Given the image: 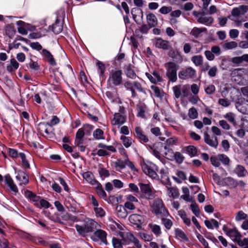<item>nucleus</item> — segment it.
<instances>
[{
  "label": "nucleus",
  "mask_w": 248,
  "mask_h": 248,
  "mask_svg": "<svg viewBox=\"0 0 248 248\" xmlns=\"http://www.w3.org/2000/svg\"><path fill=\"white\" fill-rule=\"evenodd\" d=\"M175 233L177 238L182 240H186L187 237L185 233L180 229H176Z\"/></svg>",
  "instance_id": "5fc2aeb1"
},
{
  "label": "nucleus",
  "mask_w": 248,
  "mask_h": 248,
  "mask_svg": "<svg viewBox=\"0 0 248 248\" xmlns=\"http://www.w3.org/2000/svg\"><path fill=\"white\" fill-rule=\"evenodd\" d=\"M62 23L59 19H57L55 22L52 25V31L54 33L57 34L62 32Z\"/></svg>",
  "instance_id": "c85d7f7f"
},
{
  "label": "nucleus",
  "mask_w": 248,
  "mask_h": 248,
  "mask_svg": "<svg viewBox=\"0 0 248 248\" xmlns=\"http://www.w3.org/2000/svg\"><path fill=\"white\" fill-rule=\"evenodd\" d=\"M236 243L239 246L244 248V247L248 246V238H245L243 239H241V238H240Z\"/></svg>",
  "instance_id": "0e129e2a"
},
{
  "label": "nucleus",
  "mask_w": 248,
  "mask_h": 248,
  "mask_svg": "<svg viewBox=\"0 0 248 248\" xmlns=\"http://www.w3.org/2000/svg\"><path fill=\"white\" fill-rule=\"evenodd\" d=\"M41 54L47 59L48 61L51 65L54 66L56 64L53 56L47 50L45 49H43Z\"/></svg>",
  "instance_id": "2f4dec72"
},
{
  "label": "nucleus",
  "mask_w": 248,
  "mask_h": 248,
  "mask_svg": "<svg viewBox=\"0 0 248 248\" xmlns=\"http://www.w3.org/2000/svg\"><path fill=\"white\" fill-rule=\"evenodd\" d=\"M168 56L172 58L176 62H181L183 60L182 57L179 52L177 50H170L168 53Z\"/></svg>",
  "instance_id": "b1692460"
},
{
  "label": "nucleus",
  "mask_w": 248,
  "mask_h": 248,
  "mask_svg": "<svg viewBox=\"0 0 248 248\" xmlns=\"http://www.w3.org/2000/svg\"><path fill=\"white\" fill-rule=\"evenodd\" d=\"M173 158L175 159L176 162L179 164L181 163L184 159V156L180 152H176L174 154Z\"/></svg>",
  "instance_id": "13d9d810"
},
{
  "label": "nucleus",
  "mask_w": 248,
  "mask_h": 248,
  "mask_svg": "<svg viewBox=\"0 0 248 248\" xmlns=\"http://www.w3.org/2000/svg\"><path fill=\"white\" fill-rule=\"evenodd\" d=\"M186 151L191 157L195 156L197 153V149L194 146H187L186 148Z\"/></svg>",
  "instance_id": "c03bdc74"
},
{
  "label": "nucleus",
  "mask_w": 248,
  "mask_h": 248,
  "mask_svg": "<svg viewBox=\"0 0 248 248\" xmlns=\"http://www.w3.org/2000/svg\"><path fill=\"white\" fill-rule=\"evenodd\" d=\"M116 212L117 216L121 218H125L128 215L124 206L122 205H118L116 206Z\"/></svg>",
  "instance_id": "bb28decb"
},
{
  "label": "nucleus",
  "mask_w": 248,
  "mask_h": 248,
  "mask_svg": "<svg viewBox=\"0 0 248 248\" xmlns=\"http://www.w3.org/2000/svg\"><path fill=\"white\" fill-rule=\"evenodd\" d=\"M224 47L227 49H231L237 46V43L234 41L226 42L224 44Z\"/></svg>",
  "instance_id": "bf43d9fd"
},
{
  "label": "nucleus",
  "mask_w": 248,
  "mask_h": 248,
  "mask_svg": "<svg viewBox=\"0 0 248 248\" xmlns=\"http://www.w3.org/2000/svg\"><path fill=\"white\" fill-rule=\"evenodd\" d=\"M96 186V192L97 194L103 198H105L107 197V194L105 192V191L103 189L102 186L101 184L97 182V183H95Z\"/></svg>",
  "instance_id": "79ce46f5"
},
{
  "label": "nucleus",
  "mask_w": 248,
  "mask_h": 248,
  "mask_svg": "<svg viewBox=\"0 0 248 248\" xmlns=\"http://www.w3.org/2000/svg\"><path fill=\"white\" fill-rule=\"evenodd\" d=\"M237 110L244 114H248V100L243 99L239 101L235 104Z\"/></svg>",
  "instance_id": "9d476101"
},
{
  "label": "nucleus",
  "mask_w": 248,
  "mask_h": 248,
  "mask_svg": "<svg viewBox=\"0 0 248 248\" xmlns=\"http://www.w3.org/2000/svg\"><path fill=\"white\" fill-rule=\"evenodd\" d=\"M172 10V7L170 6H162L159 10V12L162 14H167L170 12Z\"/></svg>",
  "instance_id": "69168bd1"
},
{
  "label": "nucleus",
  "mask_w": 248,
  "mask_h": 248,
  "mask_svg": "<svg viewBox=\"0 0 248 248\" xmlns=\"http://www.w3.org/2000/svg\"><path fill=\"white\" fill-rule=\"evenodd\" d=\"M135 136L138 139L141 143H147L149 141V139L146 136L141 129L139 127L135 128Z\"/></svg>",
  "instance_id": "dca6fc26"
},
{
  "label": "nucleus",
  "mask_w": 248,
  "mask_h": 248,
  "mask_svg": "<svg viewBox=\"0 0 248 248\" xmlns=\"http://www.w3.org/2000/svg\"><path fill=\"white\" fill-rule=\"evenodd\" d=\"M190 209L193 214H195L196 217H198L200 215V210L198 205L195 203H192L190 205Z\"/></svg>",
  "instance_id": "4d7b16f0"
},
{
  "label": "nucleus",
  "mask_w": 248,
  "mask_h": 248,
  "mask_svg": "<svg viewBox=\"0 0 248 248\" xmlns=\"http://www.w3.org/2000/svg\"><path fill=\"white\" fill-rule=\"evenodd\" d=\"M129 220L131 223L136 225L138 228H141V224L144 222L143 217L136 214L130 215Z\"/></svg>",
  "instance_id": "1a4fd4ad"
},
{
  "label": "nucleus",
  "mask_w": 248,
  "mask_h": 248,
  "mask_svg": "<svg viewBox=\"0 0 248 248\" xmlns=\"http://www.w3.org/2000/svg\"><path fill=\"white\" fill-rule=\"evenodd\" d=\"M50 206V204L47 201L42 199L40 198L39 203L38 206L37 207L41 208L42 207H44L45 208H48Z\"/></svg>",
  "instance_id": "6e6d98bb"
},
{
  "label": "nucleus",
  "mask_w": 248,
  "mask_h": 248,
  "mask_svg": "<svg viewBox=\"0 0 248 248\" xmlns=\"http://www.w3.org/2000/svg\"><path fill=\"white\" fill-rule=\"evenodd\" d=\"M204 141L209 145L212 147H216L217 145V138H215V140H214L210 135L207 133H205L204 135Z\"/></svg>",
  "instance_id": "e433bc0d"
},
{
  "label": "nucleus",
  "mask_w": 248,
  "mask_h": 248,
  "mask_svg": "<svg viewBox=\"0 0 248 248\" xmlns=\"http://www.w3.org/2000/svg\"><path fill=\"white\" fill-rule=\"evenodd\" d=\"M204 54L207 60L213 61L215 59V54H217V46H213L211 50H206L204 52Z\"/></svg>",
  "instance_id": "a878e982"
},
{
  "label": "nucleus",
  "mask_w": 248,
  "mask_h": 248,
  "mask_svg": "<svg viewBox=\"0 0 248 248\" xmlns=\"http://www.w3.org/2000/svg\"><path fill=\"white\" fill-rule=\"evenodd\" d=\"M61 218L62 220L66 221H72L74 222L76 221L77 220V218L76 216H73L68 213H63L61 214Z\"/></svg>",
  "instance_id": "c9c22d12"
},
{
  "label": "nucleus",
  "mask_w": 248,
  "mask_h": 248,
  "mask_svg": "<svg viewBox=\"0 0 248 248\" xmlns=\"http://www.w3.org/2000/svg\"><path fill=\"white\" fill-rule=\"evenodd\" d=\"M142 169L143 172L153 179H158V176L156 173L158 171V168L155 164H147L144 163L142 165Z\"/></svg>",
  "instance_id": "39448f33"
},
{
  "label": "nucleus",
  "mask_w": 248,
  "mask_h": 248,
  "mask_svg": "<svg viewBox=\"0 0 248 248\" xmlns=\"http://www.w3.org/2000/svg\"><path fill=\"white\" fill-rule=\"evenodd\" d=\"M205 11L201 12V16L198 18V22L201 24H203L206 25H208L213 22V18L211 16H204Z\"/></svg>",
  "instance_id": "aec40b11"
},
{
  "label": "nucleus",
  "mask_w": 248,
  "mask_h": 248,
  "mask_svg": "<svg viewBox=\"0 0 248 248\" xmlns=\"http://www.w3.org/2000/svg\"><path fill=\"white\" fill-rule=\"evenodd\" d=\"M49 129L50 125L47 123H40L38 125V129L43 136H46L50 134Z\"/></svg>",
  "instance_id": "5701e85b"
},
{
  "label": "nucleus",
  "mask_w": 248,
  "mask_h": 248,
  "mask_svg": "<svg viewBox=\"0 0 248 248\" xmlns=\"http://www.w3.org/2000/svg\"><path fill=\"white\" fill-rule=\"evenodd\" d=\"M112 244L114 248H123V243L122 241L115 237H113L112 240Z\"/></svg>",
  "instance_id": "864d4df0"
},
{
  "label": "nucleus",
  "mask_w": 248,
  "mask_h": 248,
  "mask_svg": "<svg viewBox=\"0 0 248 248\" xmlns=\"http://www.w3.org/2000/svg\"><path fill=\"white\" fill-rule=\"evenodd\" d=\"M179 78L183 80L194 78L196 77V71L191 67L181 70L178 73Z\"/></svg>",
  "instance_id": "423d86ee"
},
{
  "label": "nucleus",
  "mask_w": 248,
  "mask_h": 248,
  "mask_svg": "<svg viewBox=\"0 0 248 248\" xmlns=\"http://www.w3.org/2000/svg\"><path fill=\"white\" fill-rule=\"evenodd\" d=\"M94 234L95 236L98 237L102 243L106 245L108 244L107 240V233L105 231L102 230L97 229L94 232Z\"/></svg>",
  "instance_id": "4be33fe9"
},
{
  "label": "nucleus",
  "mask_w": 248,
  "mask_h": 248,
  "mask_svg": "<svg viewBox=\"0 0 248 248\" xmlns=\"http://www.w3.org/2000/svg\"><path fill=\"white\" fill-rule=\"evenodd\" d=\"M124 69V72L128 78L134 79L137 77L130 65L125 66Z\"/></svg>",
  "instance_id": "f704fd0d"
},
{
  "label": "nucleus",
  "mask_w": 248,
  "mask_h": 248,
  "mask_svg": "<svg viewBox=\"0 0 248 248\" xmlns=\"http://www.w3.org/2000/svg\"><path fill=\"white\" fill-rule=\"evenodd\" d=\"M19 67V63L16 60L13 58L10 60V63L7 66L6 69L9 72H13L17 69Z\"/></svg>",
  "instance_id": "7c9ffc66"
},
{
  "label": "nucleus",
  "mask_w": 248,
  "mask_h": 248,
  "mask_svg": "<svg viewBox=\"0 0 248 248\" xmlns=\"http://www.w3.org/2000/svg\"><path fill=\"white\" fill-rule=\"evenodd\" d=\"M191 61L196 66L202 65L203 62V58L202 55H195L191 57Z\"/></svg>",
  "instance_id": "4c0bfd02"
},
{
  "label": "nucleus",
  "mask_w": 248,
  "mask_h": 248,
  "mask_svg": "<svg viewBox=\"0 0 248 248\" xmlns=\"http://www.w3.org/2000/svg\"><path fill=\"white\" fill-rule=\"evenodd\" d=\"M141 192V196L147 199H153L155 197V193L148 184H140Z\"/></svg>",
  "instance_id": "0eeeda50"
},
{
  "label": "nucleus",
  "mask_w": 248,
  "mask_h": 248,
  "mask_svg": "<svg viewBox=\"0 0 248 248\" xmlns=\"http://www.w3.org/2000/svg\"><path fill=\"white\" fill-rule=\"evenodd\" d=\"M189 86L187 85H177L172 88L175 97L177 99L180 97H187L189 93Z\"/></svg>",
  "instance_id": "20e7f679"
},
{
  "label": "nucleus",
  "mask_w": 248,
  "mask_h": 248,
  "mask_svg": "<svg viewBox=\"0 0 248 248\" xmlns=\"http://www.w3.org/2000/svg\"><path fill=\"white\" fill-rule=\"evenodd\" d=\"M152 231L156 235L161 233V229L159 225H150Z\"/></svg>",
  "instance_id": "680f3d73"
},
{
  "label": "nucleus",
  "mask_w": 248,
  "mask_h": 248,
  "mask_svg": "<svg viewBox=\"0 0 248 248\" xmlns=\"http://www.w3.org/2000/svg\"><path fill=\"white\" fill-rule=\"evenodd\" d=\"M93 136L96 140H104V132L100 129H96L93 133Z\"/></svg>",
  "instance_id": "37998d69"
},
{
  "label": "nucleus",
  "mask_w": 248,
  "mask_h": 248,
  "mask_svg": "<svg viewBox=\"0 0 248 248\" xmlns=\"http://www.w3.org/2000/svg\"><path fill=\"white\" fill-rule=\"evenodd\" d=\"M248 11V6L240 5L238 7L233 8L231 12L233 16H238L240 15H244Z\"/></svg>",
  "instance_id": "2eb2a0df"
},
{
  "label": "nucleus",
  "mask_w": 248,
  "mask_h": 248,
  "mask_svg": "<svg viewBox=\"0 0 248 248\" xmlns=\"http://www.w3.org/2000/svg\"><path fill=\"white\" fill-rule=\"evenodd\" d=\"M5 181L7 186L9 187L11 191L14 194H16L18 192V188L15 184L13 180L9 174L5 176Z\"/></svg>",
  "instance_id": "ddd939ff"
},
{
  "label": "nucleus",
  "mask_w": 248,
  "mask_h": 248,
  "mask_svg": "<svg viewBox=\"0 0 248 248\" xmlns=\"http://www.w3.org/2000/svg\"><path fill=\"white\" fill-rule=\"evenodd\" d=\"M115 166L117 167H119L121 169H124L126 164V159L124 161H123L122 160H117V161L115 162Z\"/></svg>",
  "instance_id": "338daca9"
},
{
  "label": "nucleus",
  "mask_w": 248,
  "mask_h": 248,
  "mask_svg": "<svg viewBox=\"0 0 248 248\" xmlns=\"http://www.w3.org/2000/svg\"><path fill=\"white\" fill-rule=\"evenodd\" d=\"M206 29L205 28H199L197 27L194 28L191 31V34L195 38H198L201 36V33Z\"/></svg>",
  "instance_id": "58836bf2"
},
{
  "label": "nucleus",
  "mask_w": 248,
  "mask_h": 248,
  "mask_svg": "<svg viewBox=\"0 0 248 248\" xmlns=\"http://www.w3.org/2000/svg\"><path fill=\"white\" fill-rule=\"evenodd\" d=\"M163 147V146L162 143H158L157 144H154L153 147L151 148L152 154L156 158L159 160H161L162 159L160 155V152Z\"/></svg>",
  "instance_id": "6ab92c4d"
},
{
  "label": "nucleus",
  "mask_w": 248,
  "mask_h": 248,
  "mask_svg": "<svg viewBox=\"0 0 248 248\" xmlns=\"http://www.w3.org/2000/svg\"><path fill=\"white\" fill-rule=\"evenodd\" d=\"M16 178L20 182V186H25L28 184L29 182L28 175L24 171L21 170H19L17 172Z\"/></svg>",
  "instance_id": "4468645a"
},
{
  "label": "nucleus",
  "mask_w": 248,
  "mask_h": 248,
  "mask_svg": "<svg viewBox=\"0 0 248 248\" xmlns=\"http://www.w3.org/2000/svg\"><path fill=\"white\" fill-rule=\"evenodd\" d=\"M204 223L208 229H213L214 227H217V221L214 219L211 220H206Z\"/></svg>",
  "instance_id": "09e8293b"
},
{
  "label": "nucleus",
  "mask_w": 248,
  "mask_h": 248,
  "mask_svg": "<svg viewBox=\"0 0 248 248\" xmlns=\"http://www.w3.org/2000/svg\"><path fill=\"white\" fill-rule=\"evenodd\" d=\"M218 160L225 165H228L230 163L229 158L226 155L224 154L218 155Z\"/></svg>",
  "instance_id": "603ef678"
},
{
  "label": "nucleus",
  "mask_w": 248,
  "mask_h": 248,
  "mask_svg": "<svg viewBox=\"0 0 248 248\" xmlns=\"http://www.w3.org/2000/svg\"><path fill=\"white\" fill-rule=\"evenodd\" d=\"M148 24L150 27H155L157 25L158 21L156 16L152 13L149 14L146 16Z\"/></svg>",
  "instance_id": "393cba45"
},
{
  "label": "nucleus",
  "mask_w": 248,
  "mask_h": 248,
  "mask_svg": "<svg viewBox=\"0 0 248 248\" xmlns=\"http://www.w3.org/2000/svg\"><path fill=\"white\" fill-rule=\"evenodd\" d=\"M155 46L156 47L163 50H168L171 47V44L168 41L163 40L161 38H157L155 40Z\"/></svg>",
  "instance_id": "9b49d317"
},
{
  "label": "nucleus",
  "mask_w": 248,
  "mask_h": 248,
  "mask_svg": "<svg viewBox=\"0 0 248 248\" xmlns=\"http://www.w3.org/2000/svg\"><path fill=\"white\" fill-rule=\"evenodd\" d=\"M85 128L86 127L84 128H81L78 130L76 133V140L75 141L76 145L78 146L83 143V138L85 135Z\"/></svg>",
  "instance_id": "412c9836"
},
{
  "label": "nucleus",
  "mask_w": 248,
  "mask_h": 248,
  "mask_svg": "<svg viewBox=\"0 0 248 248\" xmlns=\"http://www.w3.org/2000/svg\"><path fill=\"white\" fill-rule=\"evenodd\" d=\"M226 229V227L225 226H224L223 230L224 231L226 232L227 235L229 236L234 241L236 242L238 240H239L240 238H242L241 233L236 229H231L228 231H227Z\"/></svg>",
  "instance_id": "f8f14e48"
},
{
  "label": "nucleus",
  "mask_w": 248,
  "mask_h": 248,
  "mask_svg": "<svg viewBox=\"0 0 248 248\" xmlns=\"http://www.w3.org/2000/svg\"><path fill=\"white\" fill-rule=\"evenodd\" d=\"M108 85L110 87L120 85L122 82V72L121 70H112L107 81Z\"/></svg>",
  "instance_id": "7ed1b4c3"
},
{
  "label": "nucleus",
  "mask_w": 248,
  "mask_h": 248,
  "mask_svg": "<svg viewBox=\"0 0 248 248\" xmlns=\"http://www.w3.org/2000/svg\"><path fill=\"white\" fill-rule=\"evenodd\" d=\"M98 172L101 177H107L109 175L108 171L102 167L99 168Z\"/></svg>",
  "instance_id": "052dcab7"
},
{
  "label": "nucleus",
  "mask_w": 248,
  "mask_h": 248,
  "mask_svg": "<svg viewBox=\"0 0 248 248\" xmlns=\"http://www.w3.org/2000/svg\"><path fill=\"white\" fill-rule=\"evenodd\" d=\"M25 196L30 201L33 202L35 206H38V203L41 198L40 197L37 196L35 194L28 190L25 191Z\"/></svg>",
  "instance_id": "a211bd4d"
},
{
  "label": "nucleus",
  "mask_w": 248,
  "mask_h": 248,
  "mask_svg": "<svg viewBox=\"0 0 248 248\" xmlns=\"http://www.w3.org/2000/svg\"><path fill=\"white\" fill-rule=\"evenodd\" d=\"M98 223L91 219H88L83 226L76 225L75 228L78 233L82 236H85L87 233L92 232L94 229H97Z\"/></svg>",
  "instance_id": "f257e3e1"
},
{
  "label": "nucleus",
  "mask_w": 248,
  "mask_h": 248,
  "mask_svg": "<svg viewBox=\"0 0 248 248\" xmlns=\"http://www.w3.org/2000/svg\"><path fill=\"white\" fill-rule=\"evenodd\" d=\"M166 69V75L170 81L175 82L177 81V71L179 66L174 62H168L165 64Z\"/></svg>",
  "instance_id": "f03ea898"
},
{
  "label": "nucleus",
  "mask_w": 248,
  "mask_h": 248,
  "mask_svg": "<svg viewBox=\"0 0 248 248\" xmlns=\"http://www.w3.org/2000/svg\"><path fill=\"white\" fill-rule=\"evenodd\" d=\"M126 117L125 116L119 113H116L114 115L111 123L113 125H122L124 123Z\"/></svg>",
  "instance_id": "f3484780"
},
{
  "label": "nucleus",
  "mask_w": 248,
  "mask_h": 248,
  "mask_svg": "<svg viewBox=\"0 0 248 248\" xmlns=\"http://www.w3.org/2000/svg\"><path fill=\"white\" fill-rule=\"evenodd\" d=\"M231 62L235 64H239L243 62H248V54H244L240 57H235L232 58Z\"/></svg>",
  "instance_id": "cd10ccee"
},
{
  "label": "nucleus",
  "mask_w": 248,
  "mask_h": 248,
  "mask_svg": "<svg viewBox=\"0 0 248 248\" xmlns=\"http://www.w3.org/2000/svg\"><path fill=\"white\" fill-rule=\"evenodd\" d=\"M188 115L191 119H196L198 116V112L196 109L194 108H190L189 109Z\"/></svg>",
  "instance_id": "e2e57ef3"
},
{
  "label": "nucleus",
  "mask_w": 248,
  "mask_h": 248,
  "mask_svg": "<svg viewBox=\"0 0 248 248\" xmlns=\"http://www.w3.org/2000/svg\"><path fill=\"white\" fill-rule=\"evenodd\" d=\"M164 149L166 150V152L164 154V156L169 160H172L175 154L173 150L168 148L166 146L164 147Z\"/></svg>",
  "instance_id": "49530a36"
},
{
  "label": "nucleus",
  "mask_w": 248,
  "mask_h": 248,
  "mask_svg": "<svg viewBox=\"0 0 248 248\" xmlns=\"http://www.w3.org/2000/svg\"><path fill=\"white\" fill-rule=\"evenodd\" d=\"M93 210L95 212V215L97 217H103L105 216L106 213L104 210L98 206L93 208Z\"/></svg>",
  "instance_id": "de8ad7c7"
},
{
  "label": "nucleus",
  "mask_w": 248,
  "mask_h": 248,
  "mask_svg": "<svg viewBox=\"0 0 248 248\" xmlns=\"http://www.w3.org/2000/svg\"><path fill=\"white\" fill-rule=\"evenodd\" d=\"M167 187L168 195L169 197L173 198H177L179 195L178 189L175 187Z\"/></svg>",
  "instance_id": "ea45409f"
},
{
  "label": "nucleus",
  "mask_w": 248,
  "mask_h": 248,
  "mask_svg": "<svg viewBox=\"0 0 248 248\" xmlns=\"http://www.w3.org/2000/svg\"><path fill=\"white\" fill-rule=\"evenodd\" d=\"M177 175L179 177V179L176 177H173V178L178 183H181L182 180L186 179V175L185 173L182 171H178L177 173Z\"/></svg>",
  "instance_id": "8fccbe9b"
},
{
  "label": "nucleus",
  "mask_w": 248,
  "mask_h": 248,
  "mask_svg": "<svg viewBox=\"0 0 248 248\" xmlns=\"http://www.w3.org/2000/svg\"><path fill=\"white\" fill-rule=\"evenodd\" d=\"M234 171L237 175L239 177H244L247 175L248 172L245 168L240 165H237Z\"/></svg>",
  "instance_id": "473e14b6"
},
{
  "label": "nucleus",
  "mask_w": 248,
  "mask_h": 248,
  "mask_svg": "<svg viewBox=\"0 0 248 248\" xmlns=\"http://www.w3.org/2000/svg\"><path fill=\"white\" fill-rule=\"evenodd\" d=\"M218 184H224L231 187H235L236 186V183L235 180L231 177H226L223 179V182L218 180Z\"/></svg>",
  "instance_id": "72a5a7b5"
},
{
  "label": "nucleus",
  "mask_w": 248,
  "mask_h": 248,
  "mask_svg": "<svg viewBox=\"0 0 248 248\" xmlns=\"http://www.w3.org/2000/svg\"><path fill=\"white\" fill-rule=\"evenodd\" d=\"M152 208L154 212L156 215L162 214L165 211L163 202L160 199H156L154 200Z\"/></svg>",
  "instance_id": "6e6552de"
},
{
  "label": "nucleus",
  "mask_w": 248,
  "mask_h": 248,
  "mask_svg": "<svg viewBox=\"0 0 248 248\" xmlns=\"http://www.w3.org/2000/svg\"><path fill=\"white\" fill-rule=\"evenodd\" d=\"M83 178L86 180L89 183L95 185L97 181L93 178V174L90 171H86L82 174Z\"/></svg>",
  "instance_id": "c756f323"
},
{
  "label": "nucleus",
  "mask_w": 248,
  "mask_h": 248,
  "mask_svg": "<svg viewBox=\"0 0 248 248\" xmlns=\"http://www.w3.org/2000/svg\"><path fill=\"white\" fill-rule=\"evenodd\" d=\"M19 157L22 160V165L26 168H30V165L26 159L25 155L23 153H19Z\"/></svg>",
  "instance_id": "3c124183"
},
{
  "label": "nucleus",
  "mask_w": 248,
  "mask_h": 248,
  "mask_svg": "<svg viewBox=\"0 0 248 248\" xmlns=\"http://www.w3.org/2000/svg\"><path fill=\"white\" fill-rule=\"evenodd\" d=\"M151 89L153 90L155 95L159 98H162L164 96V93L161 90H160L158 87L155 86H152Z\"/></svg>",
  "instance_id": "a18cd8bd"
},
{
  "label": "nucleus",
  "mask_w": 248,
  "mask_h": 248,
  "mask_svg": "<svg viewBox=\"0 0 248 248\" xmlns=\"http://www.w3.org/2000/svg\"><path fill=\"white\" fill-rule=\"evenodd\" d=\"M120 139L122 140L123 144L126 148L129 147L133 142L132 138L125 136H121Z\"/></svg>",
  "instance_id": "a19ab883"
},
{
  "label": "nucleus",
  "mask_w": 248,
  "mask_h": 248,
  "mask_svg": "<svg viewBox=\"0 0 248 248\" xmlns=\"http://www.w3.org/2000/svg\"><path fill=\"white\" fill-rule=\"evenodd\" d=\"M162 223L167 229H170L172 225V221L168 218H163L162 219Z\"/></svg>",
  "instance_id": "774afa93"
}]
</instances>
